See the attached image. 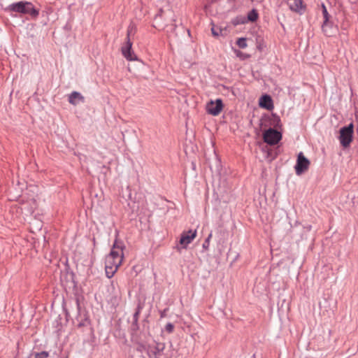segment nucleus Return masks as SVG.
Instances as JSON below:
<instances>
[{
    "label": "nucleus",
    "instance_id": "4",
    "mask_svg": "<svg viewBox=\"0 0 358 358\" xmlns=\"http://www.w3.org/2000/svg\"><path fill=\"white\" fill-rule=\"evenodd\" d=\"M263 138L264 141L269 145L277 144L281 139V134L273 129H269L264 133Z\"/></svg>",
    "mask_w": 358,
    "mask_h": 358
},
{
    "label": "nucleus",
    "instance_id": "1",
    "mask_svg": "<svg viewBox=\"0 0 358 358\" xmlns=\"http://www.w3.org/2000/svg\"><path fill=\"white\" fill-rule=\"evenodd\" d=\"M124 259L123 245L121 243L115 241L106 256L105 262V271L108 278H112L121 266Z\"/></svg>",
    "mask_w": 358,
    "mask_h": 358
},
{
    "label": "nucleus",
    "instance_id": "10",
    "mask_svg": "<svg viewBox=\"0 0 358 358\" xmlns=\"http://www.w3.org/2000/svg\"><path fill=\"white\" fill-rule=\"evenodd\" d=\"M289 9L298 13H303L305 11L306 6L301 0H287Z\"/></svg>",
    "mask_w": 358,
    "mask_h": 358
},
{
    "label": "nucleus",
    "instance_id": "19",
    "mask_svg": "<svg viewBox=\"0 0 358 358\" xmlns=\"http://www.w3.org/2000/svg\"><path fill=\"white\" fill-rule=\"evenodd\" d=\"M323 8V16H324V22H328L329 21V14L327 13V8L324 6H322Z\"/></svg>",
    "mask_w": 358,
    "mask_h": 358
},
{
    "label": "nucleus",
    "instance_id": "23",
    "mask_svg": "<svg viewBox=\"0 0 358 358\" xmlns=\"http://www.w3.org/2000/svg\"><path fill=\"white\" fill-rule=\"evenodd\" d=\"M166 310H163V311H162V312L160 313L161 317H166Z\"/></svg>",
    "mask_w": 358,
    "mask_h": 358
},
{
    "label": "nucleus",
    "instance_id": "9",
    "mask_svg": "<svg viewBox=\"0 0 358 358\" xmlns=\"http://www.w3.org/2000/svg\"><path fill=\"white\" fill-rule=\"evenodd\" d=\"M164 349V344L157 343L155 345H149L147 349V353L150 357L159 358Z\"/></svg>",
    "mask_w": 358,
    "mask_h": 358
},
{
    "label": "nucleus",
    "instance_id": "18",
    "mask_svg": "<svg viewBox=\"0 0 358 358\" xmlns=\"http://www.w3.org/2000/svg\"><path fill=\"white\" fill-rule=\"evenodd\" d=\"M211 31L213 36H218L222 35L223 31L217 27H213L211 28Z\"/></svg>",
    "mask_w": 358,
    "mask_h": 358
},
{
    "label": "nucleus",
    "instance_id": "21",
    "mask_svg": "<svg viewBox=\"0 0 358 358\" xmlns=\"http://www.w3.org/2000/svg\"><path fill=\"white\" fill-rule=\"evenodd\" d=\"M234 52L238 57L244 58L245 55L240 50H235Z\"/></svg>",
    "mask_w": 358,
    "mask_h": 358
},
{
    "label": "nucleus",
    "instance_id": "20",
    "mask_svg": "<svg viewBox=\"0 0 358 358\" xmlns=\"http://www.w3.org/2000/svg\"><path fill=\"white\" fill-rule=\"evenodd\" d=\"M173 329H174V327L173 325L171 324V323H168L166 326H165V329L166 331H168L169 333H172L173 331Z\"/></svg>",
    "mask_w": 358,
    "mask_h": 358
},
{
    "label": "nucleus",
    "instance_id": "14",
    "mask_svg": "<svg viewBox=\"0 0 358 358\" xmlns=\"http://www.w3.org/2000/svg\"><path fill=\"white\" fill-rule=\"evenodd\" d=\"M258 18V13L255 10H252L248 14V19L250 22H255Z\"/></svg>",
    "mask_w": 358,
    "mask_h": 358
},
{
    "label": "nucleus",
    "instance_id": "7",
    "mask_svg": "<svg viewBox=\"0 0 358 358\" xmlns=\"http://www.w3.org/2000/svg\"><path fill=\"white\" fill-rule=\"evenodd\" d=\"M132 42L131 39L127 40L125 43L122 46L121 51L123 56L129 61H134L136 57L131 50Z\"/></svg>",
    "mask_w": 358,
    "mask_h": 358
},
{
    "label": "nucleus",
    "instance_id": "22",
    "mask_svg": "<svg viewBox=\"0 0 358 358\" xmlns=\"http://www.w3.org/2000/svg\"><path fill=\"white\" fill-rule=\"evenodd\" d=\"M211 237H212V234H210L208 237L206 238V240L205 241V243L203 245V248H206V245H208L210 239L211 238Z\"/></svg>",
    "mask_w": 358,
    "mask_h": 358
},
{
    "label": "nucleus",
    "instance_id": "17",
    "mask_svg": "<svg viewBox=\"0 0 358 358\" xmlns=\"http://www.w3.org/2000/svg\"><path fill=\"white\" fill-rule=\"evenodd\" d=\"M236 45L240 48H245L247 47V42L245 38H239L236 41Z\"/></svg>",
    "mask_w": 358,
    "mask_h": 358
},
{
    "label": "nucleus",
    "instance_id": "2",
    "mask_svg": "<svg viewBox=\"0 0 358 358\" xmlns=\"http://www.w3.org/2000/svg\"><path fill=\"white\" fill-rule=\"evenodd\" d=\"M354 125L352 123L350 124L347 127H342L340 129L338 139L343 147L348 148L350 146L352 141Z\"/></svg>",
    "mask_w": 358,
    "mask_h": 358
},
{
    "label": "nucleus",
    "instance_id": "16",
    "mask_svg": "<svg viewBox=\"0 0 358 358\" xmlns=\"http://www.w3.org/2000/svg\"><path fill=\"white\" fill-rule=\"evenodd\" d=\"M136 32V27L134 24H130L127 29V38L126 40L131 39V36L134 35Z\"/></svg>",
    "mask_w": 358,
    "mask_h": 358
},
{
    "label": "nucleus",
    "instance_id": "6",
    "mask_svg": "<svg viewBox=\"0 0 358 358\" xmlns=\"http://www.w3.org/2000/svg\"><path fill=\"white\" fill-rule=\"evenodd\" d=\"M310 164V162L306 159L302 152L298 155L296 164L295 166L296 173L300 176L302 173L307 171Z\"/></svg>",
    "mask_w": 358,
    "mask_h": 358
},
{
    "label": "nucleus",
    "instance_id": "15",
    "mask_svg": "<svg viewBox=\"0 0 358 358\" xmlns=\"http://www.w3.org/2000/svg\"><path fill=\"white\" fill-rule=\"evenodd\" d=\"M49 356L48 352H36L31 355L29 358H47Z\"/></svg>",
    "mask_w": 358,
    "mask_h": 358
},
{
    "label": "nucleus",
    "instance_id": "8",
    "mask_svg": "<svg viewBox=\"0 0 358 358\" xmlns=\"http://www.w3.org/2000/svg\"><path fill=\"white\" fill-rule=\"evenodd\" d=\"M196 230H189L188 231H184L181 234L180 239V244L183 248H186L187 246L196 238Z\"/></svg>",
    "mask_w": 358,
    "mask_h": 358
},
{
    "label": "nucleus",
    "instance_id": "11",
    "mask_svg": "<svg viewBox=\"0 0 358 358\" xmlns=\"http://www.w3.org/2000/svg\"><path fill=\"white\" fill-rule=\"evenodd\" d=\"M322 28L324 34L327 36H333L338 32L337 27L329 21L324 22Z\"/></svg>",
    "mask_w": 358,
    "mask_h": 358
},
{
    "label": "nucleus",
    "instance_id": "3",
    "mask_svg": "<svg viewBox=\"0 0 358 358\" xmlns=\"http://www.w3.org/2000/svg\"><path fill=\"white\" fill-rule=\"evenodd\" d=\"M10 10L24 14H30L33 16H36L38 15V11L35 10L32 6V4L29 2H18L15 3H13L10 6Z\"/></svg>",
    "mask_w": 358,
    "mask_h": 358
},
{
    "label": "nucleus",
    "instance_id": "12",
    "mask_svg": "<svg viewBox=\"0 0 358 358\" xmlns=\"http://www.w3.org/2000/svg\"><path fill=\"white\" fill-rule=\"evenodd\" d=\"M259 105L261 108H266L267 110H271L273 108L272 99L268 95H263L259 99Z\"/></svg>",
    "mask_w": 358,
    "mask_h": 358
},
{
    "label": "nucleus",
    "instance_id": "5",
    "mask_svg": "<svg viewBox=\"0 0 358 358\" xmlns=\"http://www.w3.org/2000/svg\"><path fill=\"white\" fill-rule=\"evenodd\" d=\"M206 109L208 114L217 116L223 109L222 101L220 99H217L215 101L211 100L207 103Z\"/></svg>",
    "mask_w": 358,
    "mask_h": 358
},
{
    "label": "nucleus",
    "instance_id": "13",
    "mask_svg": "<svg viewBox=\"0 0 358 358\" xmlns=\"http://www.w3.org/2000/svg\"><path fill=\"white\" fill-rule=\"evenodd\" d=\"M84 97L77 92H72L69 97V101L73 105H76L79 101H83Z\"/></svg>",
    "mask_w": 358,
    "mask_h": 358
}]
</instances>
